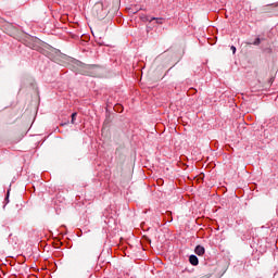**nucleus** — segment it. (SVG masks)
<instances>
[{"label":"nucleus","mask_w":278,"mask_h":278,"mask_svg":"<svg viewBox=\"0 0 278 278\" xmlns=\"http://www.w3.org/2000/svg\"><path fill=\"white\" fill-rule=\"evenodd\" d=\"M231 51H232V53H236V46H231Z\"/></svg>","instance_id":"423d86ee"},{"label":"nucleus","mask_w":278,"mask_h":278,"mask_svg":"<svg viewBox=\"0 0 278 278\" xmlns=\"http://www.w3.org/2000/svg\"><path fill=\"white\" fill-rule=\"evenodd\" d=\"M150 21H156V23H162V18L152 17Z\"/></svg>","instance_id":"39448f33"},{"label":"nucleus","mask_w":278,"mask_h":278,"mask_svg":"<svg viewBox=\"0 0 278 278\" xmlns=\"http://www.w3.org/2000/svg\"><path fill=\"white\" fill-rule=\"evenodd\" d=\"M77 117V113L72 114V125H75V118Z\"/></svg>","instance_id":"20e7f679"},{"label":"nucleus","mask_w":278,"mask_h":278,"mask_svg":"<svg viewBox=\"0 0 278 278\" xmlns=\"http://www.w3.org/2000/svg\"><path fill=\"white\" fill-rule=\"evenodd\" d=\"M189 262L192 266H199V257L194 254L189 256Z\"/></svg>","instance_id":"f03ea898"},{"label":"nucleus","mask_w":278,"mask_h":278,"mask_svg":"<svg viewBox=\"0 0 278 278\" xmlns=\"http://www.w3.org/2000/svg\"><path fill=\"white\" fill-rule=\"evenodd\" d=\"M195 255H205V248L203 245H197L194 249Z\"/></svg>","instance_id":"f257e3e1"},{"label":"nucleus","mask_w":278,"mask_h":278,"mask_svg":"<svg viewBox=\"0 0 278 278\" xmlns=\"http://www.w3.org/2000/svg\"><path fill=\"white\" fill-rule=\"evenodd\" d=\"M261 42H262V39L257 37L252 45H254L255 47H260Z\"/></svg>","instance_id":"7ed1b4c3"}]
</instances>
